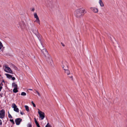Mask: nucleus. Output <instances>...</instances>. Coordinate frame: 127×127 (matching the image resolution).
<instances>
[{
    "mask_svg": "<svg viewBox=\"0 0 127 127\" xmlns=\"http://www.w3.org/2000/svg\"><path fill=\"white\" fill-rule=\"evenodd\" d=\"M86 12V10L82 8L76 10L75 12V14L77 17L79 18L83 16Z\"/></svg>",
    "mask_w": 127,
    "mask_h": 127,
    "instance_id": "nucleus-1",
    "label": "nucleus"
},
{
    "mask_svg": "<svg viewBox=\"0 0 127 127\" xmlns=\"http://www.w3.org/2000/svg\"><path fill=\"white\" fill-rule=\"evenodd\" d=\"M37 41L39 48L41 50L44 48V47L42 43L41 40V36L40 35H38L37 36Z\"/></svg>",
    "mask_w": 127,
    "mask_h": 127,
    "instance_id": "nucleus-2",
    "label": "nucleus"
},
{
    "mask_svg": "<svg viewBox=\"0 0 127 127\" xmlns=\"http://www.w3.org/2000/svg\"><path fill=\"white\" fill-rule=\"evenodd\" d=\"M28 28L30 30H31L33 33L36 34L37 32V30L34 27V25L33 23L30 24V25L29 26Z\"/></svg>",
    "mask_w": 127,
    "mask_h": 127,
    "instance_id": "nucleus-3",
    "label": "nucleus"
},
{
    "mask_svg": "<svg viewBox=\"0 0 127 127\" xmlns=\"http://www.w3.org/2000/svg\"><path fill=\"white\" fill-rule=\"evenodd\" d=\"M3 68L5 71L6 72L13 74V72L10 68L6 65L3 66Z\"/></svg>",
    "mask_w": 127,
    "mask_h": 127,
    "instance_id": "nucleus-4",
    "label": "nucleus"
},
{
    "mask_svg": "<svg viewBox=\"0 0 127 127\" xmlns=\"http://www.w3.org/2000/svg\"><path fill=\"white\" fill-rule=\"evenodd\" d=\"M38 113L40 117L41 120H43L45 117L44 113L41 111H40L39 109H38Z\"/></svg>",
    "mask_w": 127,
    "mask_h": 127,
    "instance_id": "nucleus-5",
    "label": "nucleus"
},
{
    "mask_svg": "<svg viewBox=\"0 0 127 127\" xmlns=\"http://www.w3.org/2000/svg\"><path fill=\"white\" fill-rule=\"evenodd\" d=\"M12 107L14 108V111L18 112L19 110L18 108H17V106L15 103H13L12 105Z\"/></svg>",
    "mask_w": 127,
    "mask_h": 127,
    "instance_id": "nucleus-6",
    "label": "nucleus"
},
{
    "mask_svg": "<svg viewBox=\"0 0 127 127\" xmlns=\"http://www.w3.org/2000/svg\"><path fill=\"white\" fill-rule=\"evenodd\" d=\"M5 112L4 109H2L0 111V118H3L5 116Z\"/></svg>",
    "mask_w": 127,
    "mask_h": 127,
    "instance_id": "nucleus-7",
    "label": "nucleus"
},
{
    "mask_svg": "<svg viewBox=\"0 0 127 127\" xmlns=\"http://www.w3.org/2000/svg\"><path fill=\"white\" fill-rule=\"evenodd\" d=\"M41 52L42 53L44 56L46 57V55H48V53L47 50L46 49L43 48L41 50Z\"/></svg>",
    "mask_w": 127,
    "mask_h": 127,
    "instance_id": "nucleus-8",
    "label": "nucleus"
},
{
    "mask_svg": "<svg viewBox=\"0 0 127 127\" xmlns=\"http://www.w3.org/2000/svg\"><path fill=\"white\" fill-rule=\"evenodd\" d=\"M63 67L64 69L65 70V72L66 73L67 75H68L70 74V73L69 70L67 69L68 68L67 66H66V67H65L64 65Z\"/></svg>",
    "mask_w": 127,
    "mask_h": 127,
    "instance_id": "nucleus-9",
    "label": "nucleus"
},
{
    "mask_svg": "<svg viewBox=\"0 0 127 127\" xmlns=\"http://www.w3.org/2000/svg\"><path fill=\"white\" fill-rule=\"evenodd\" d=\"M22 119L20 118H18L15 120V122L17 125H19L21 122Z\"/></svg>",
    "mask_w": 127,
    "mask_h": 127,
    "instance_id": "nucleus-10",
    "label": "nucleus"
},
{
    "mask_svg": "<svg viewBox=\"0 0 127 127\" xmlns=\"http://www.w3.org/2000/svg\"><path fill=\"white\" fill-rule=\"evenodd\" d=\"M90 9L94 12L97 13L98 12V10L97 8L95 7H91Z\"/></svg>",
    "mask_w": 127,
    "mask_h": 127,
    "instance_id": "nucleus-11",
    "label": "nucleus"
},
{
    "mask_svg": "<svg viewBox=\"0 0 127 127\" xmlns=\"http://www.w3.org/2000/svg\"><path fill=\"white\" fill-rule=\"evenodd\" d=\"M46 60L49 63L51 64L52 63L53 61L52 59L50 56L47 58Z\"/></svg>",
    "mask_w": 127,
    "mask_h": 127,
    "instance_id": "nucleus-12",
    "label": "nucleus"
},
{
    "mask_svg": "<svg viewBox=\"0 0 127 127\" xmlns=\"http://www.w3.org/2000/svg\"><path fill=\"white\" fill-rule=\"evenodd\" d=\"M98 2L101 7H102L104 6V4L101 0H98Z\"/></svg>",
    "mask_w": 127,
    "mask_h": 127,
    "instance_id": "nucleus-13",
    "label": "nucleus"
},
{
    "mask_svg": "<svg viewBox=\"0 0 127 127\" xmlns=\"http://www.w3.org/2000/svg\"><path fill=\"white\" fill-rule=\"evenodd\" d=\"M34 17L35 18H36V20H37L39 19V18H38V17L36 13H34Z\"/></svg>",
    "mask_w": 127,
    "mask_h": 127,
    "instance_id": "nucleus-14",
    "label": "nucleus"
},
{
    "mask_svg": "<svg viewBox=\"0 0 127 127\" xmlns=\"http://www.w3.org/2000/svg\"><path fill=\"white\" fill-rule=\"evenodd\" d=\"M5 75H6L7 77L9 79H11L12 78V76L6 73Z\"/></svg>",
    "mask_w": 127,
    "mask_h": 127,
    "instance_id": "nucleus-15",
    "label": "nucleus"
},
{
    "mask_svg": "<svg viewBox=\"0 0 127 127\" xmlns=\"http://www.w3.org/2000/svg\"><path fill=\"white\" fill-rule=\"evenodd\" d=\"M35 120V123L36 125L37 126V127H40V126L39 125V124L38 123V122L36 120V119L35 118H34Z\"/></svg>",
    "mask_w": 127,
    "mask_h": 127,
    "instance_id": "nucleus-16",
    "label": "nucleus"
},
{
    "mask_svg": "<svg viewBox=\"0 0 127 127\" xmlns=\"http://www.w3.org/2000/svg\"><path fill=\"white\" fill-rule=\"evenodd\" d=\"M13 91L14 92L16 93L18 92V91L17 90V88H15L13 90Z\"/></svg>",
    "mask_w": 127,
    "mask_h": 127,
    "instance_id": "nucleus-17",
    "label": "nucleus"
},
{
    "mask_svg": "<svg viewBox=\"0 0 127 127\" xmlns=\"http://www.w3.org/2000/svg\"><path fill=\"white\" fill-rule=\"evenodd\" d=\"M12 86L14 87V88H17V85L15 84V83H13L12 84Z\"/></svg>",
    "mask_w": 127,
    "mask_h": 127,
    "instance_id": "nucleus-18",
    "label": "nucleus"
},
{
    "mask_svg": "<svg viewBox=\"0 0 127 127\" xmlns=\"http://www.w3.org/2000/svg\"><path fill=\"white\" fill-rule=\"evenodd\" d=\"M25 107L27 111H29V107L27 105H25Z\"/></svg>",
    "mask_w": 127,
    "mask_h": 127,
    "instance_id": "nucleus-19",
    "label": "nucleus"
},
{
    "mask_svg": "<svg viewBox=\"0 0 127 127\" xmlns=\"http://www.w3.org/2000/svg\"><path fill=\"white\" fill-rule=\"evenodd\" d=\"M34 22H36L38 23L39 25H40V21L39 19L37 20H36L34 21Z\"/></svg>",
    "mask_w": 127,
    "mask_h": 127,
    "instance_id": "nucleus-20",
    "label": "nucleus"
},
{
    "mask_svg": "<svg viewBox=\"0 0 127 127\" xmlns=\"http://www.w3.org/2000/svg\"><path fill=\"white\" fill-rule=\"evenodd\" d=\"M38 68L40 70L42 71L43 70V69L41 65H39L38 66Z\"/></svg>",
    "mask_w": 127,
    "mask_h": 127,
    "instance_id": "nucleus-21",
    "label": "nucleus"
},
{
    "mask_svg": "<svg viewBox=\"0 0 127 127\" xmlns=\"http://www.w3.org/2000/svg\"><path fill=\"white\" fill-rule=\"evenodd\" d=\"M21 95L23 96H25L26 95V94L24 92H22L21 94Z\"/></svg>",
    "mask_w": 127,
    "mask_h": 127,
    "instance_id": "nucleus-22",
    "label": "nucleus"
},
{
    "mask_svg": "<svg viewBox=\"0 0 127 127\" xmlns=\"http://www.w3.org/2000/svg\"><path fill=\"white\" fill-rule=\"evenodd\" d=\"M27 126L28 127H32L31 123V122L28 123Z\"/></svg>",
    "mask_w": 127,
    "mask_h": 127,
    "instance_id": "nucleus-23",
    "label": "nucleus"
},
{
    "mask_svg": "<svg viewBox=\"0 0 127 127\" xmlns=\"http://www.w3.org/2000/svg\"><path fill=\"white\" fill-rule=\"evenodd\" d=\"M26 68L27 71L30 72L31 71L30 68L28 66H26Z\"/></svg>",
    "mask_w": 127,
    "mask_h": 127,
    "instance_id": "nucleus-24",
    "label": "nucleus"
},
{
    "mask_svg": "<svg viewBox=\"0 0 127 127\" xmlns=\"http://www.w3.org/2000/svg\"><path fill=\"white\" fill-rule=\"evenodd\" d=\"M8 117L10 118H12V117L11 115L10 114L9 111L8 112Z\"/></svg>",
    "mask_w": 127,
    "mask_h": 127,
    "instance_id": "nucleus-25",
    "label": "nucleus"
},
{
    "mask_svg": "<svg viewBox=\"0 0 127 127\" xmlns=\"http://www.w3.org/2000/svg\"><path fill=\"white\" fill-rule=\"evenodd\" d=\"M35 91L36 92V93H37L38 95L39 96H40L41 95L36 90H35Z\"/></svg>",
    "mask_w": 127,
    "mask_h": 127,
    "instance_id": "nucleus-26",
    "label": "nucleus"
},
{
    "mask_svg": "<svg viewBox=\"0 0 127 127\" xmlns=\"http://www.w3.org/2000/svg\"><path fill=\"white\" fill-rule=\"evenodd\" d=\"M3 46L2 43L0 41V49L3 47Z\"/></svg>",
    "mask_w": 127,
    "mask_h": 127,
    "instance_id": "nucleus-27",
    "label": "nucleus"
},
{
    "mask_svg": "<svg viewBox=\"0 0 127 127\" xmlns=\"http://www.w3.org/2000/svg\"><path fill=\"white\" fill-rule=\"evenodd\" d=\"M45 127H51L49 123H48L45 126Z\"/></svg>",
    "mask_w": 127,
    "mask_h": 127,
    "instance_id": "nucleus-28",
    "label": "nucleus"
},
{
    "mask_svg": "<svg viewBox=\"0 0 127 127\" xmlns=\"http://www.w3.org/2000/svg\"><path fill=\"white\" fill-rule=\"evenodd\" d=\"M31 103L33 105L34 107H35L36 106L35 104H34V103H33V101H32L31 102Z\"/></svg>",
    "mask_w": 127,
    "mask_h": 127,
    "instance_id": "nucleus-29",
    "label": "nucleus"
},
{
    "mask_svg": "<svg viewBox=\"0 0 127 127\" xmlns=\"http://www.w3.org/2000/svg\"><path fill=\"white\" fill-rule=\"evenodd\" d=\"M10 121L13 124H14V121H13V119H10Z\"/></svg>",
    "mask_w": 127,
    "mask_h": 127,
    "instance_id": "nucleus-30",
    "label": "nucleus"
},
{
    "mask_svg": "<svg viewBox=\"0 0 127 127\" xmlns=\"http://www.w3.org/2000/svg\"><path fill=\"white\" fill-rule=\"evenodd\" d=\"M69 77L71 78L72 79V80H73V76H72V75L71 76H69Z\"/></svg>",
    "mask_w": 127,
    "mask_h": 127,
    "instance_id": "nucleus-31",
    "label": "nucleus"
},
{
    "mask_svg": "<svg viewBox=\"0 0 127 127\" xmlns=\"http://www.w3.org/2000/svg\"><path fill=\"white\" fill-rule=\"evenodd\" d=\"M12 78V79L13 80H15V78L14 77H12V78Z\"/></svg>",
    "mask_w": 127,
    "mask_h": 127,
    "instance_id": "nucleus-32",
    "label": "nucleus"
},
{
    "mask_svg": "<svg viewBox=\"0 0 127 127\" xmlns=\"http://www.w3.org/2000/svg\"><path fill=\"white\" fill-rule=\"evenodd\" d=\"M20 114L22 115H23V114H24V113H23L22 112H21V111L20 112Z\"/></svg>",
    "mask_w": 127,
    "mask_h": 127,
    "instance_id": "nucleus-33",
    "label": "nucleus"
},
{
    "mask_svg": "<svg viewBox=\"0 0 127 127\" xmlns=\"http://www.w3.org/2000/svg\"><path fill=\"white\" fill-rule=\"evenodd\" d=\"M21 25H20V23L19 24V26H18V28H19L20 27H21Z\"/></svg>",
    "mask_w": 127,
    "mask_h": 127,
    "instance_id": "nucleus-34",
    "label": "nucleus"
},
{
    "mask_svg": "<svg viewBox=\"0 0 127 127\" xmlns=\"http://www.w3.org/2000/svg\"><path fill=\"white\" fill-rule=\"evenodd\" d=\"M2 87L1 86V85H0V91H1V89H2Z\"/></svg>",
    "mask_w": 127,
    "mask_h": 127,
    "instance_id": "nucleus-35",
    "label": "nucleus"
},
{
    "mask_svg": "<svg viewBox=\"0 0 127 127\" xmlns=\"http://www.w3.org/2000/svg\"><path fill=\"white\" fill-rule=\"evenodd\" d=\"M2 124L1 121V120H0V126Z\"/></svg>",
    "mask_w": 127,
    "mask_h": 127,
    "instance_id": "nucleus-36",
    "label": "nucleus"
},
{
    "mask_svg": "<svg viewBox=\"0 0 127 127\" xmlns=\"http://www.w3.org/2000/svg\"><path fill=\"white\" fill-rule=\"evenodd\" d=\"M61 44H62V45L63 46H65V45L63 43H61Z\"/></svg>",
    "mask_w": 127,
    "mask_h": 127,
    "instance_id": "nucleus-37",
    "label": "nucleus"
},
{
    "mask_svg": "<svg viewBox=\"0 0 127 127\" xmlns=\"http://www.w3.org/2000/svg\"><path fill=\"white\" fill-rule=\"evenodd\" d=\"M13 67L15 69H16L17 68L16 67V66H15L14 65H13Z\"/></svg>",
    "mask_w": 127,
    "mask_h": 127,
    "instance_id": "nucleus-38",
    "label": "nucleus"
},
{
    "mask_svg": "<svg viewBox=\"0 0 127 127\" xmlns=\"http://www.w3.org/2000/svg\"><path fill=\"white\" fill-rule=\"evenodd\" d=\"M34 10H35L34 8H33L32 9V11H34Z\"/></svg>",
    "mask_w": 127,
    "mask_h": 127,
    "instance_id": "nucleus-39",
    "label": "nucleus"
},
{
    "mask_svg": "<svg viewBox=\"0 0 127 127\" xmlns=\"http://www.w3.org/2000/svg\"><path fill=\"white\" fill-rule=\"evenodd\" d=\"M29 90H32V89H29Z\"/></svg>",
    "mask_w": 127,
    "mask_h": 127,
    "instance_id": "nucleus-40",
    "label": "nucleus"
}]
</instances>
